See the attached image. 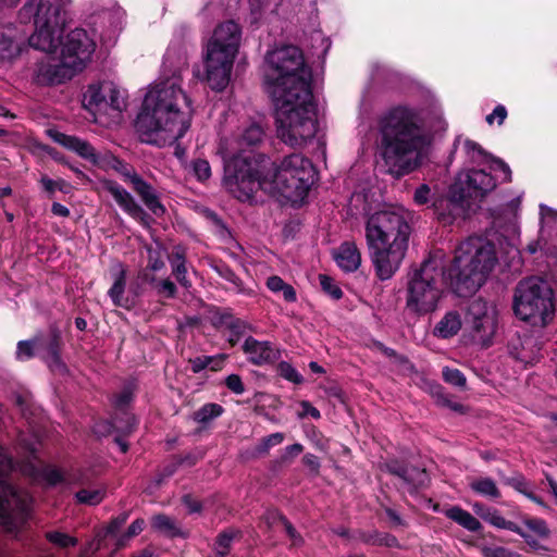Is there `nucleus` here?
<instances>
[{
	"instance_id": "obj_1",
	"label": "nucleus",
	"mask_w": 557,
	"mask_h": 557,
	"mask_svg": "<svg viewBox=\"0 0 557 557\" xmlns=\"http://www.w3.org/2000/svg\"><path fill=\"white\" fill-rule=\"evenodd\" d=\"M187 50L172 45L165 52L159 79L150 87L136 120L140 140L159 147L174 144L190 126L191 108L182 88Z\"/></svg>"
},
{
	"instance_id": "obj_2",
	"label": "nucleus",
	"mask_w": 557,
	"mask_h": 557,
	"mask_svg": "<svg viewBox=\"0 0 557 557\" xmlns=\"http://www.w3.org/2000/svg\"><path fill=\"white\" fill-rule=\"evenodd\" d=\"M432 140L421 112L407 106H397L377 120L376 149L394 176L414 171L422 162Z\"/></svg>"
},
{
	"instance_id": "obj_3",
	"label": "nucleus",
	"mask_w": 557,
	"mask_h": 557,
	"mask_svg": "<svg viewBox=\"0 0 557 557\" xmlns=\"http://www.w3.org/2000/svg\"><path fill=\"white\" fill-rule=\"evenodd\" d=\"M263 136V127L257 122H250L232 136L220 139L218 153L224 162L223 185L240 201L252 198L258 190L257 175L270 164L269 158L253 150Z\"/></svg>"
},
{
	"instance_id": "obj_4",
	"label": "nucleus",
	"mask_w": 557,
	"mask_h": 557,
	"mask_svg": "<svg viewBox=\"0 0 557 557\" xmlns=\"http://www.w3.org/2000/svg\"><path fill=\"white\" fill-rule=\"evenodd\" d=\"M410 226L401 207L388 206L370 214L366 240L377 276L384 281L398 270L407 247Z\"/></svg>"
},
{
	"instance_id": "obj_5",
	"label": "nucleus",
	"mask_w": 557,
	"mask_h": 557,
	"mask_svg": "<svg viewBox=\"0 0 557 557\" xmlns=\"http://www.w3.org/2000/svg\"><path fill=\"white\" fill-rule=\"evenodd\" d=\"M272 99L277 137L294 148L310 143L318 131L317 108L311 89L300 88L295 94L277 89Z\"/></svg>"
},
{
	"instance_id": "obj_6",
	"label": "nucleus",
	"mask_w": 557,
	"mask_h": 557,
	"mask_svg": "<svg viewBox=\"0 0 557 557\" xmlns=\"http://www.w3.org/2000/svg\"><path fill=\"white\" fill-rule=\"evenodd\" d=\"M493 243L482 237H470L456 249L448 269V280L454 292L467 296L478 290L497 264Z\"/></svg>"
},
{
	"instance_id": "obj_7",
	"label": "nucleus",
	"mask_w": 557,
	"mask_h": 557,
	"mask_svg": "<svg viewBox=\"0 0 557 557\" xmlns=\"http://www.w3.org/2000/svg\"><path fill=\"white\" fill-rule=\"evenodd\" d=\"M48 135L54 143L75 152L91 164L102 170H114L120 173L124 182L132 186L144 205L154 215L161 216L165 212V208L160 202L156 189L147 183L132 165L124 163L110 152H98L88 141L79 137L67 135L55 129H49Z\"/></svg>"
},
{
	"instance_id": "obj_8",
	"label": "nucleus",
	"mask_w": 557,
	"mask_h": 557,
	"mask_svg": "<svg viewBox=\"0 0 557 557\" xmlns=\"http://www.w3.org/2000/svg\"><path fill=\"white\" fill-rule=\"evenodd\" d=\"M258 189L270 195H281L297 202L302 200L317 181V171L311 160L301 153L285 157L278 165L270 161L267 169L257 175Z\"/></svg>"
},
{
	"instance_id": "obj_9",
	"label": "nucleus",
	"mask_w": 557,
	"mask_h": 557,
	"mask_svg": "<svg viewBox=\"0 0 557 557\" xmlns=\"http://www.w3.org/2000/svg\"><path fill=\"white\" fill-rule=\"evenodd\" d=\"M240 41L242 29L234 21L223 22L215 27L203 55V79L212 90L222 91L230 84Z\"/></svg>"
},
{
	"instance_id": "obj_10",
	"label": "nucleus",
	"mask_w": 557,
	"mask_h": 557,
	"mask_svg": "<svg viewBox=\"0 0 557 557\" xmlns=\"http://www.w3.org/2000/svg\"><path fill=\"white\" fill-rule=\"evenodd\" d=\"M96 48L92 37L83 28H75L69 33L62 46L61 55L47 58L36 70V79L39 84L57 85L71 79L81 72L90 60Z\"/></svg>"
},
{
	"instance_id": "obj_11",
	"label": "nucleus",
	"mask_w": 557,
	"mask_h": 557,
	"mask_svg": "<svg viewBox=\"0 0 557 557\" xmlns=\"http://www.w3.org/2000/svg\"><path fill=\"white\" fill-rule=\"evenodd\" d=\"M67 0H27L20 10L23 23L32 22L35 30L29 45L45 52H52L59 46L66 21Z\"/></svg>"
},
{
	"instance_id": "obj_12",
	"label": "nucleus",
	"mask_w": 557,
	"mask_h": 557,
	"mask_svg": "<svg viewBox=\"0 0 557 557\" xmlns=\"http://www.w3.org/2000/svg\"><path fill=\"white\" fill-rule=\"evenodd\" d=\"M443 260L432 256L414 270L407 283L406 307L417 314H426L437 309L447 278Z\"/></svg>"
},
{
	"instance_id": "obj_13",
	"label": "nucleus",
	"mask_w": 557,
	"mask_h": 557,
	"mask_svg": "<svg viewBox=\"0 0 557 557\" xmlns=\"http://www.w3.org/2000/svg\"><path fill=\"white\" fill-rule=\"evenodd\" d=\"M265 64V82L272 97L277 89H284L286 94L298 92L300 88L311 89V72L297 47L284 46L268 52Z\"/></svg>"
},
{
	"instance_id": "obj_14",
	"label": "nucleus",
	"mask_w": 557,
	"mask_h": 557,
	"mask_svg": "<svg viewBox=\"0 0 557 557\" xmlns=\"http://www.w3.org/2000/svg\"><path fill=\"white\" fill-rule=\"evenodd\" d=\"M513 311L517 318L533 326L547 325L555 314L550 285L540 277L521 281L515 292Z\"/></svg>"
},
{
	"instance_id": "obj_15",
	"label": "nucleus",
	"mask_w": 557,
	"mask_h": 557,
	"mask_svg": "<svg viewBox=\"0 0 557 557\" xmlns=\"http://www.w3.org/2000/svg\"><path fill=\"white\" fill-rule=\"evenodd\" d=\"M495 180L484 170L460 172L449 189L445 200L448 211L442 210L443 202L434 203L438 219L445 223L466 215L470 208V199L483 197L495 187Z\"/></svg>"
},
{
	"instance_id": "obj_16",
	"label": "nucleus",
	"mask_w": 557,
	"mask_h": 557,
	"mask_svg": "<svg viewBox=\"0 0 557 557\" xmlns=\"http://www.w3.org/2000/svg\"><path fill=\"white\" fill-rule=\"evenodd\" d=\"M12 460L0 446V529L7 533H17L29 515V496L8 482Z\"/></svg>"
},
{
	"instance_id": "obj_17",
	"label": "nucleus",
	"mask_w": 557,
	"mask_h": 557,
	"mask_svg": "<svg viewBox=\"0 0 557 557\" xmlns=\"http://www.w3.org/2000/svg\"><path fill=\"white\" fill-rule=\"evenodd\" d=\"M463 325L467 336L473 344L490 347L498 330L496 306L481 298L473 299L468 306Z\"/></svg>"
},
{
	"instance_id": "obj_18",
	"label": "nucleus",
	"mask_w": 557,
	"mask_h": 557,
	"mask_svg": "<svg viewBox=\"0 0 557 557\" xmlns=\"http://www.w3.org/2000/svg\"><path fill=\"white\" fill-rule=\"evenodd\" d=\"M127 95L115 83L103 81L88 86L83 103L92 114L121 113L126 108Z\"/></svg>"
},
{
	"instance_id": "obj_19",
	"label": "nucleus",
	"mask_w": 557,
	"mask_h": 557,
	"mask_svg": "<svg viewBox=\"0 0 557 557\" xmlns=\"http://www.w3.org/2000/svg\"><path fill=\"white\" fill-rule=\"evenodd\" d=\"M60 334L51 331L45 336H37L33 341H21L17 344L16 358L27 360L33 356L41 357L52 371L62 372L64 364L59 357Z\"/></svg>"
},
{
	"instance_id": "obj_20",
	"label": "nucleus",
	"mask_w": 557,
	"mask_h": 557,
	"mask_svg": "<svg viewBox=\"0 0 557 557\" xmlns=\"http://www.w3.org/2000/svg\"><path fill=\"white\" fill-rule=\"evenodd\" d=\"M520 198L517 197L504 206L494 218V225L502 236L509 240L511 246H517L520 237L519 208Z\"/></svg>"
},
{
	"instance_id": "obj_21",
	"label": "nucleus",
	"mask_w": 557,
	"mask_h": 557,
	"mask_svg": "<svg viewBox=\"0 0 557 557\" xmlns=\"http://www.w3.org/2000/svg\"><path fill=\"white\" fill-rule=\"evenodd\" d=\"M103 188L113 197L125 213L144 224L147 223V213L124 187L113 181H106Z\"/></svg>"
},
{
	"instance_id": "obj_22",
	"label": "nucleus",
	"mask_w": 557,
	"mask_h": 557,
	"mask_svg": "<svg viewBox=\"0 0 557 557\" xmlns=\"http://www.w3.org/2000/svg\"><path fill=\"white\" fill-rule=\"evenodd\" d=\"M247 359L256 364L271 363L278 358V350L270 342H260L253 337H247L243 345Z\"/></svg>"
},
{
	"instance_id": "obj_23",
	"label": "nucleus",
	"mask_w": 557,
	"mask_h": 557,
	"mask_svg": "<svg viewBox=\"0 0 557 557\" xmlns=\"http://www.w3.org/2000/svg\"><path fill=\"white\" fill-rule=\"evenodd\" d=\"M463 149L467 156L473 163H485L490 162V169L493 171H500L504 174V180L509 181L511 171L509 166L500 159H495L488 156L476 143L467 139L463 143Z\"/></svg>"
},
{
	"instance_id": "obj_24",
	"label": "nucleus",
	"mask_w": 557,
	"mask_h": 557,
	"mask_svg": "<svg viewBox=\"0 0 557 557\" xmlns=\"http://www.w3.org/2000/svg\"><path fill=\"white\" fill-rule=\"evenodd\" d=\"M336 264L345 272H355L361 264V253L354 242H344L333 252Z\"/></svg>"
},
{
	"instance_id": "obj_25",
	"label": "nucleus",
	"mask_w": 557,
	"mask_h": 557,
	"mask_svg": "<svg viewBox=\"0 0 557 557\" xmlns=\"http://www.w3.org/2000/svg\"><path fill=\"white\" fill-rule=\"evenodd\" d=\"M484 521H486L487 523H490L491 525H493L497 529L509 530V531H512V532L519 534L525 541V543L529 545L530 548H540L541 547L539 545L537 541H535L530 533L524 532L523 528L519 527L515 522L506 520L500 515V512L495 508H490V510L486 511Z\"/></svg>"
},
{
	"instance_id": "obj_26",
	"label": "nucleus",
	"mask_w": 557,
	"mask_h": 557,
	"mask_svg": "<svg viewBox=\"0 0 557 557\" xmlns=\"http://www.w3.org/2000/svg\"><path fill=\"white\" fill-rule=\"evenodd\" d=\"M126 272L120 268L113 276V284L108 292L109 297L116 307L132 309L135 306V297L126 295Z\"/></svg>"
},
{
	"instance_id": "obj_27",
	"label": "nucleus",
	"mask_w": 557,
	"mask_h": 557,
	"mask_svg": "<svg viewBox=\"0 0 557 557\" xmlns=\"http://www.w3.org/2000/svg\"><path fill=\"white\" fill-rule=\"evenodd\" d=\"M461 326V315L456 311H449L436 324L434 335L441 338H449L456 335Z\"/></svg>"
},
{
	"instance_id": "obj_28",
	"label": "nucleus",
	"mask_w": 557,
	"mask_h": 557,
	"mask_svg": "<svg viewBox=\"0 0 557 557\" xmlns=\"http://www.w3.org/2000/svg\"><path fill=\"white\" fill-rule=\"evenodd\" d=\"M136 425V418L131 413L123 412V417L114 418L112 423L97 424L95 428V432L99 435H104L106 433L111 432V430L113 429L123 434H128L135 429Z\"/></svg>"
},
{
	"instance_id": "obj_29",
	"label": "nucleus",
	"mask_w": 557,
	"mask_h": 557,
	"mask_svg": "<svg viewBox=\"0 0 557 557\" xmlns=\"http://www.w3.org/2000/svg\"><path fill=\"white\" fill-rule=\"evenodd\" d=\"M445 516L467 529L470 532H478L481 530V522L472 516L469 511L458 506H451L444 511Z\"/></svg>"
},
{
	"instance_id": "obj_30",
	"label": "nucleus",
	"mask_w": 557,
	"mask_h": 557,
	"mask_svg": "<svg viewBox=\"0 0 557 557\" xmlns=\"http://www.w3.org/2000/svg\"><path fill=\"white\" fill-rule=\"evenodd\" d=\"M523 524L525 529L524 532L530 533L535 541H537L540 548H531L532 550H545L546 547L542 544L543 541H546L550 535V530L547 527V523L540 518H525L523 519Z\"/></svg>"
},
{
	"instance_id": "obj_31",
	"label": "nucleus",
	"mask_w": 557,
	"mask_h": 557,
	"mask_svg": "<svg viewBox=\"0 0 557 557\" xmlns=\"http://www.w3.org/2000/svg\"><path fill=\"white\" fill-rule=\"evenodd\" d=\"M391 471L398 474L400 478H403L406 482H408L416 488L424 486L429 481L428 473L424 469H419L416 467L391 468Z\"/></svg>"
},
{
	"instance_id": "obj_32",
	"label": "nucleus",
	"mask_w": 557,
	"mask_h": 557,
	"mask_svg": "<svg viewBox=\"0 0 557 557\" xmlns=\"http://www.w3.org/2000/svg\"><path fill=\"white\" fill-rule=\"evenodd\" d=\"M264 521L270 528L281 527L287 533V535L290 537L295 545L300 541V537L298 536L294 527L276 510L268 511L267 515L264 516Z\"/></svg>"
},
{
	"instance_id": "obj_33",
	"label": "nucleus",
	"mask_w": 557,
	"mask_h": 557,
	"mask_svg": "<svg viewBox=\"0 0 557 557\" xmlns=\"http://www.w3.org/2000/svg\"><path fill=\"white\" fill-rule=\"evenodd\" d=\"M267 287L274 294L282 293L284 300L294 302L297 300L296 290L294 287L283 281L277 275H272L267 280Z\"/></svg>"
},
{
	"instance_id": "obj_34",
	"label": "nucleus",
	"mask_w": 557,
	"mask_h": 557,
	"mask_svg": "<svg viewBox=\"0 0 557 557\" xmlns=\"http://www.w3.org/2000/svg\"><path fill=\"white\" fill-rule=\"evenodd\" d=\"M470 487L478 494L490 497H500V492L496 486V483L490 478H478L470 482Z\"/></svg>"
},
{
	"instance_id": "obj_35",
	"label": "nucleus",
	"mask_w": 557,
	"mask_h": 557,
	"mask_svg": "<svg viewBox=\"0 0 557 557\" xmlns=\"http://www.w3.org/2000/svg\"><path fill=\"white\" fill-rule=\"evenodd\" d=\"M144 280L151 284H154L157 294L162 297L173 298L176 294V286L170 278L157 281L154 276H150L147 273H145Z\"/></svg>"
},
{
	"instance_id": "obj_36",
	"label": "nucleus",
	"mask_w": 557,
	"mask_h": 557,
	"mask_svg": "<svg viewBox=\"0 0 557 557\" xmlns=\"http://www.w3.org/2000/svg\"><path fill=\"white\" fill-rule=\"evenodd\" d=\"M40 184L42 185L44 190L49 194V196H52L57 190L64 194H70L73 189L72 185L66 181L62 178L51 180L47 175L41 176Z\"/></svg>"
},
{
	"instance_id": "obj_37",
	"label": "nucleus",
	"mask_w": 557,
	"mask_h": 557,
	"mask_svg": "<svg viewBox=\"0 0 557 557\" xmlns=\"http://www.w3.org/2000/svg\"><path fill=\"white\" fill-rule=\"evenodd\" d=\"M104 495H106L104 488H94V490L84 488V490L78 491L75 496H76V499L78 503L89 505V506H95L102 502V499L104 498Z\"/></svg>"
},
{
	"instance_id": "obj_38",
	"label": "nucleus",
	"mask_w": 557,
	"mask_h": 557,
	"mask_svg": "<svg viewBox=\"0 0 557 557\" xmlns=\"http://www.w3.org/2000/svg\"><path fill=\"white\" fill-rule=\"evenodd\" d=\"M239 534V531L230 529L221 533L216 541L215 553L218 557H225L231 548L232 541Z\"/></svg>"
},
{
	"instance_id": "obj_39",
	"label": "nucleus",
	"mask_w": 557,
	"mask_h": 557,
	"mask_svg": "<svg viewBox=\"0 0 557 557\" xmlns=\"http://www.w3.org/2000/svg\"><path fill=\"white\" fill-rule=\"evenodd\" d=\"M223 412V408L218 404H207L195 412V420L200 423H207L218 418Z\"/></svg>"
},
{
	"instance_id": "obj_40",
	"label": "nucleus",
	"mask_w": 557,
	"mask_h": 557,
	"mask_svg": "<svg viewBox=\"0 0 557 557\" xmlns=\"http://www.w3.org/2000/svg\"><path fill=\"white\" fill-rule=\"evenodd\" d=\"M21 44L22 41L3 36L0 40V55L8 59L16 57L21 52Z\"/></svg>"
},
{
	"instance_id": "obj_41",
	"label": "nucleus",
	"mask_w": 557,
	"mask_h": 557,
	"mask_svg": "<svg viewBox=\"0 0 557 557\" xmlns=\"http://www.w3.org/2000/svg\"><path fill=\"white\" fill-rule=\"evenodd\" d=\"M190 169L198 181H206L211 176V166L205 159H196L191 161Z\"/></svg>"
},
{
	"instance_id": "obj_42",
	"label": "nucleus",
	"mask_w": 557,
	"mask_h": 557,
	"mask_svg": "<svg viewBox=\"0 0 557 557\" xmlns=\"http://www.w3.org/2000/svg\"><path fill=\"white\" fill-rule=\"evenodd\" d=\"M284 434L281 432H276L265 436L261 440V442L257 445L256 451L259 455L265 454L273 446L280 445L284 441Z\"/></svg>"
},
{
	"instance_id": "obj_43",
	"label": "nucleus",
	"mask_w": 557,
	"mask_h": 557,
	"mask_svg": "<svg viewBox=\"0 0 557 557\" xmlns=\"http://www.w3.org/2000/svg\"><path fill=\"white\" fill-rule=\"evenodd\" d=\"M278 373L285 380L295 384H300L304 381L302 375L288 362L282 361L278 364Z\"/></svg>"
},
{
	"instance_id": "obj_44",
	"label": "nucleus",
	"mask_w": 557,
	"mask_h": 557,
	"mask_svg": "<svg viewBox=\"0 0 557 557\" xmlns=\"http://www.w3.org/2000/svg\"><path fill=\"white\" fill-rule=\"evenodd\" d=\"M319 280H320V284H321L322 289L326 294H329L334 299L342 298L343 292L337 286V284L335 283V281L332 277H330V276H327L325 274H321L319 276Z\"/></svg>"
},
{
	"instance_id": "obj_45",
	"label": "nucleus",
	"mask_w": 557,
	"mask_h": 557,
	"mask_svg": "<svg viewBox=\"0 0 557 557\" xmlns=\"http://www.w3.org/2000/svg\"><path fill=\"white\" fill-rule=\"evenodd\" d=\"M44 479L51 485L59 483H70L69 478L59 469L54 467H47L42 471Z\"/></svg>"
},
{
	"instance_id": "obj_46",
	"label": "nucleus",
	"mask_w": 557,
	"mask_h": 557,
	"mask_svg": "<svg viewBox=\"0 0 557 557\" xmlns=\"http://www.w3.org/2000/svg\"><path fill=\"white\" fill-rule=\"evenodd\" d=\"M152 525L159 531L166 532L168 534L174 535L176 532L173 520L165 515H158L152 519Z\"/></svg>"
},
{
	"instance_id": "obj_47",
	"label": "nucleus",
	"mask_w": 557,
	"mask_h": 557,
	"mask_svg": "<svg viewBox=\"0 0 557 557\" xmlns=\"http://www.w3.org/2000/svg\"><path fill=\"white\" fill-rule=\"evenodd\" d=\"M443 377L445 382L454 386L463 387L466 385V377L458 369H451L448 367L444 368Z\"/></svg>"
},
{
	"instance_id": "obj_48",
	"label": "nucleus",
	"mask_w": 557,
	"mask_h": 557,
	"mask_svg": "<svg viewBox=\"0 0 557 557\" xmlns=\"http://www.w3.org/2000/svg\"><path fill=\"white\" fill-rule=\"evenodd\" d=\"M46 537L49 542L60 547H69L76 544V540L74 537L58 531L48 532Z\"/></svg>"
},
{
	"instance_id": "obj_49",
	"label": "nucleus",
	"mask_w": 557,
	"mask_h": 557,
	"mask_svg": "<svg viewBox=\"0 0 557 557\" xmlns=\"http://www.w3.org/2000/svg\"><path fill=\"white\" fill-rule=\"evenodd\" d=\"M170 262L172 265V272H173L174 276L176 277L177 282L183 287L188 288L190 286V282L186 277L187 270L185 267V262L176 263L175 259H170Z\"/></svg>"
},
{
	"instance_id": "obj_50",
	"label": "nucleus",
	"mask_w": 557,
	"mask_h": 557,
	"mask_svg": "<svg viewBox=\"0 0 557 557\" xmlns=\"http://www.w3.org/2000/svg\"><path fill=\"white\" fill-rule=\"evenodd\" d=\"M148 268L152 271H159L164 268L163 253L160 249L148 248Z\"/></svg>"
},
{
	"instance_id": "obj_51",
	"label": "nucleus",
	"mask_w": 557,
	"mask_h": 557,
	"mask_svg": "<svg viewBox=\"0 0 557 557\" xmlns=\"http://www.w3.org/2000/svg\"><path fill=\"white\" fill-rule=\"evenodd\" d=\"M531 344H532V339L531 338H527L522 343L521 350H519V351L511 350V354L513 355V357L517 360H520L521 362H524V363H531V362H533L536 359V357L533 354V351L528 349V347L531 346Z\"/></svg>"
},
{
	"instance_id": "obj_52",
	"label": "nucleus",
	"mask_w": 557,
	"mask_h": 557,
	"mask_svg": "<svg viewBox=\"0 0 557 557\" xmlns=\"http://www.w3.org/2000/svg\"><path fill=\"white\" fill-rule=\"evenodd\" d=\"M432 199L433 194L429 185L422 184L414 190L413 200L417 205H425L430 202Z\"/></svg>"
},
{
	"instance_id": "obj_53",
	"label": "nucleus",
	"mask_w": 557,
	"mask_h": 557,
	"mask_svg": "<svg viewBox=\"0 0 557 557\" xmlns=\"http://www.w3.org/2000/svg\"><path fill=\"white\" fill-rule=\"evenodd\" d=\"M540 215L542 230L545 226H549L553 222H557V212L545 205L540 206Z\"/></svg>"
},
{
	"instance_id": "obj_54",
	"label": "nucleus",
	"mask_w": 557,
	"mask_h": 557,
	"mask_svg": "<svg viewBox=\"0 0 557 557\" xmlns=\"http://www.w3.org/2000/svg\"><path fill=\"white\" fill-rule=\"evenodd\" d=\"M299 407L300 409L297 411V416L300 419L307 416H310L313 419H319L321 417L320 411L307 400L300 401Z\"/></svg>"
},
{
	"instance_id": "obj_55",
	"label": "nucleus",
	"mask_w": 557,
	"mask_h": 557,
	"mask_svg": "<svg viewBox=\"0 0 557 557\" xmlns=\"http://www.w3.org/2000/svg\"><path fill=\"white\" fill-rule=\"evenodd\" d=\"M225 384L230 391L236 395H242L245 392L242 379L237 374H231L225 379Z\"/></svg>"
},
{
	"instance_id": "obj_56",
	"label": "nucleus",
	"mask_w": 557,
	"mask_h": 557,
	"mask_svg": "<svg viewBox=\"0 0 557 557\" xmlns=\"http://www.w3.org/2000/svg\"><path fill=\"white\" fill-rule=\"evenodd\" d=\"M512 486L521 494L525 495L532 502L542 505L543 502L528 487L527 483L522 480L512 481Z\"/></svg>"
},
{
	"instance_id": "obj_57",
	"label": "nucleus",
	"mask_w": 557,
	"mask_h": 557,
	"mask_svg": "<svg viewBox=\"0 0 557 557\" xmlns=\"http://www.w3.org/2000/svg\"><path fill=\"white\" fill-rule=\"evenodd\" d=\"M507 117V110L503 104L494 108L493 112L486 116V122L492 125L497 120L498 125H502Z\"/></svg>"
},
{
	"instance_id": "obj_58",
	"label": "nucleus",
	"mask_w": 557,
	"mask_h": 557,
	"mask_svg": "<svg viewBox=\"0 0 557 557\" xmlns=\"http://www.w3.org/2000/svg\"><path fill=\"white\" fill-rule=\"evenodd\" d=\"M194 373H199L210 364L209 356H199L189 360Z\"/></svg>"
},
{
	"instance_id": "obj_59",
	"label": "nucleus",
	"mask_w": 557,
	"mask_h": 557,
	"mask_svg": "<svg viewBox=\"0 0 557 557\" xmlns=\"http://www.w3.org/2000/svg\"><path fill=\"white\" fill-rule=\"evenodd\" d=\"M133 397V392L129 387L124 388L115 399V404L117 407H123L129 404Z\"/></svg>"
},
{
	"instance_id": "obj_60",
	"label": "nucleus",
	"mask_w": 557,
	"mask_h": 557,
	"mask_svg": "<svg viewBox=\"0 0 557 557\" xmlns=\"http://www.w3.org/2000/svg\"><path fill=\"white\" fill-rule=\"evenodd\" d=\"M225 355L209 356L210 364L208 368H210L212 371L221 370L225 361Z\"/></svg>"
},
{
	"instance_id": "obj_61",
	"label": "nucleus",
	"mask_w": 557,
	"mask_h": 557,
	"mask_svg": "<svg viewBox=\"0 0 557 557\" xmlns=\"http://www.w3.org/2000/svg\"><path fill=\"white\" fill-rule=\"evenodd\" d=\"M144 527H145V521L141 520V519H137L135 520L128 528L127 530V537H132V536H135L137 534H139L143 530H144Z\"/></svg>"
},
{
	"instance_id": "obj_62",
	"label": "nucleus",
	"mask_w": 557,
	"mask_h": 557,
	"mask_svg": "<svg viewBox=\"0 0 557 557\" xmlns=\"http://www.w3.org/2000/svg\"><path fill=\"white\" fill-rule=\"evenodd\" d=\"M302 451V445L300 444H293L285 448L283 459H288L295 456H298Z\"/></svg>"
},
{
	"instance_id": "obj_63",
	"label": "nucleus",
	"mask_w": 557,
	"mask_h": 557,
	"mask_svg": "<svg viewBox=\"0 0 557 557\" xmlns=\"http://www.w3.org/2000/svg\"><path fill=\"white\" fill-rule=\"evenodd\" d=\"M183 502H184L185 506L188 508L189 512H197L200 510L199 503L196 499H194L193 497L186 495V496H184Z\"/></svg>"
},
{
	"instance_id": "obj_64",
	"label": "nucleus",
	"mask_w": 557,
	"mask_h": 557,
	"mask_svg": "<svg viewBox=\"0 0 557 557\" xmlns=\"http://www.w3.org/2000/svg\"><path fill=\"white\" fill-rule=\"evenodd\" d=\"M51 211L54 215L59 216H67L70 214V210L59 202L52 203Z\"/></svg>"
}]
</instances>
